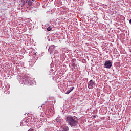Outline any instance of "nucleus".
Segmentation results:
<instances>
[{
  "label": "nucleus",
  "mask_w": 131,
  "mask_h": 131,
  "mask_svg": "<svg viewBox=\"0 0 131 131\" xmlns=\"http://www.w3.org/2000/svg\"><path fill=\"white\" fill-rule=\"evenodd\" d=\"M19 81L20 82V84H27V83L30 85L32 84V79L27 75L21 77Z\"/></svg>",
  "instance_id": "1"
},
{
  "label": "nucleus",
  "mask_w": 131,
  "mask_h": 131,
  "mask_svg": "<svg viewBox=\"0 0 131 131\" xmlns=\"http://www.w3.org/2000/svg\"><path fill=\"white\" fill-rule=\"evenodd\" d=\"M66 121L71 127L75 126L77 124V121L75 117L68 116L67 117Z\"/></svg>",
  "instance_id": "2"
},
{
  "label": "nucleus",
  "mask_w": 131,
  "mask_h": 131,
  "mask_svg": "<svg viewBox=\"0 0 131 131\" xmlns=\"http://www.w3.org/2000/svg\"><path fill=\"white\" fill-rule=\"evenodd\" d=\"M55 46L54 45H51L49 47L48 51L50 53L51 56H54L55 57V55H57L58 54V51L55 50Z\"/></svg>",
  "instance_id": "3"
},
{
  "label": "nucleus",
  "mask_w": 131,
  "mask_h": 131,
  "mask_svg": "<svg viewBox=\"0 0 131 131\" xmlns=\"http://www.w3.org/2000/svg\"><path fill=\"white\" fill-rule=\"evenodd\" d=\"M95 85H96V83L93 80H91L88 82V89H90V90H92Z\"/></svg>",
  "instance_id": "4"
},
{
  "label": "nucleus",
  "mask_w": 131,
  "mask_h": 131,
  "mask_svg": "<svg viewBox=\"0 0 131 131\" xmlns=\"http://www.w3.org/2000/svg\"><path fill=\"white\" fill-rule=\"evenodd\" d=\"M104 66H105V68L110 69V68H111V66H112V63H111L110 61H105Z\"/></svg>",
  "instance_id": "5"
},
{
  "label": "nucleus",
  "mask_w": 131,
  "mask_h": 131,
  "mask_svg": "<svg viewBox=\"0 0 131 131\" xmlns=\"http://www.w3.org/2000/svg\"><path fill=\"white\" fill-rule=\"evenodd\" d=\"M63 131H68L69 130V127L67 126H63Z\"/></svg>",
  "instance_id": "6"
},
{
  "label": "nucleus",
  "mask_w": 131,
  "mask_h": 131,
  "mask_svg": "<svg viewBox=\"0 0 131 131\" xmlns=\"http://www.w3.org/2000/svg\"><path fill=\"white\" fill-rule=\"evenodd\" d=\"M28 120L26 119H24L23 121H21V123H26V122H28Z\"/></svg>",
  "instance_id": "7"
},
{
  "label": "nucleus",
  "mask_w": 131,
  "mask_h": 131,
  "mask_svg": "<svg viewBox=\"0 0 131 131\" xmlns=\"http://www.w3.org/2000/svg\"><path fill=\"white\" fill-rule=\"evenodd\" d=\"M20 3L22 6H24V5H25V3H26V0H21Z\"/></svg>",
  "instance_id": "8"
},
{
  "label": "nucleus",
  "mask_w": 131,
  "mask_h": 131,
  "mask_svg": "<svg viewBox=\"0 0 131 131\" xmlns=\"http://www.w3.org/2000/svg\"><path fill=\"white\" fill-rule=\"evenodd\" d=\"M27 2H28V4L29 6H31V5H32V2H31V1L27 0Z\"/></svg>",
  "instance_id": "9"
},
{
  "label": "nucleus",
  "mask_w": 131,
  "mask_h": 131,
  "mask_svg": "<svg viewBox=\"0 0 131 131\" xmlns=\"http://www.w3.org/2000/svg\"><path fill=\"white\" fill-rule=\"evenodd\" d=\"M74 89V87H72L70 89V90H68V91H69L70 93H71V92H72V91H73Z\"/></svg>",
  "instance_id": "10"
},
{
  "label": "nucleus",
  "mask_w": 131,
  "mask_h": 131,
  "mask_svg": "<svg viewBox=\"0 0 131 131\" xmlns=\"http://www.w3.org/2000/svg\"><path fill=\"white\" fill-rule=\"evenodd\" d=\"M47 29L48 31H51V30H52V27H49Z\"/></svg>",
  "instance_id": "11"
},
{
  "label": "nucleus",
  "mask_w": 131,
  "mask_h": 131,
  "mask_svg": "<svg viewBox=\"0 0 131 131\" xmlns=\"http://www.w3.org/2000/svg\"><path fill=\"white\" fill-rule=\"evenodd\" d=\"M70 93V92H69L68 90V91H67L66 94V95H68Z\"/></svg>",
  "instance_id": "12"
},
{
  "label": "nucleus",
  "mask_w": 131,
  "mask_h": 131,
  "mask_svg": "<svg viewBox=\"0 0 131 131\" xmlns=\"http://www.w3.org/2000/svg\"><path fill=\"white\" fill-rule=\"evenodd\" d=\"M28 131H33V129L30 128V129H29Z\"/></svg>",
  "instance_id": "13"
},
{
  "label": "nucleus",
  "mask_w": 131,
  "mask_h": 131,
  "mask_svg": "<svg viewBox=\"0 0 131 131\" xmlns=\"http://www.w3.org/2000/svg\"><path fill=\"white\" fill-rule=\"evenodd\" d=\"M129 23L131 24V19L129 20Z\"/></svg>",
  "instance_id": "14"
},
{
  "label": "nucleus",
  "mask_w": 131,
  "mask_h": 131,
  "mask_svg": "<svg viewBox=\"0 0 131 131\" xmlns=\"http://www.w3.org/2000/svg\"><path fill=\"white\" fill-rule=\"evenodd\" d=\"M34 53L36 55V52H34Z\"/></svg>",
  "instance_id": "15"
}]
</instances>
